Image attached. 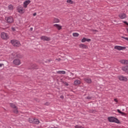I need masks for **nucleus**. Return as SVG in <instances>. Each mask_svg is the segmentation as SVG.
I'll use <instances>...</instances> for the list:
<instances>
[{"label": "nucleus", "instance_id": "nucleus-2", "mask_svg": "<svg viewBox=\"0 0 128 128\" xmlns=\"http://www.w3.org/2000/svg\"><path fill=\"white\" fill-rule=\"evenodd\" d=\"M10 108H13V112L14 114H18V106H16L14 104V103H10Z\"/></svg>", "mask_w": 128, "mask_h": 128}, {"label": "nucleus", "instance_id": "nucleus-24", "mask_svg": "<svg viewBox=\"0 0 128 128\" xmlns=\"http://www.w3.org/2000/svg\"><path fill=\"white\" fill-rule=\"evenodd\" d=\"M57 74H66V72L62 70V71H58L57 72Z\"/></svg>", "mask_w": 128, "mask_h": 128}, {"label": "nucleus", "instance_id": "nucleus-26", "mask_svg": "<svg viewBox=\"0 0 128 128\" xmlns=\"http://www.w3.org/2000/svg\"><path fill=\"white\" fill-rule=\"evenodd\" d=\"M66 2H68V4H74V2L72 0H67Z\"/></svg>", "mask_w": 128, "mask_h": 128}, {"label": "nucleus", "instance_id": "nucleus-15", "mask_svg": "<svg viewBox=\"0 0 128 128\" xmlns=\"http://www.w3.org/2000/svg\"><path fill=\"white\" fill-rule=\"evenodd\" d=\"M119 18H121L122 20L124 19V18H126V14L124 13H122L118 15Z\"/></svg>", "mask_w": 128, "mask_h": 128}, {"label": "nucleus", "instance_id": "nucleus-37", "mask_svg": "<svg viewBox=\"0 0 128 128\" xmlns=\"http://www.w3.org/2000/svg\"><path fill=\"white\" fill-rule=\"evenodd\" d=\"M60 60H61L60 58H59L58 59H56V60H58V62H60Z\"/></svg>", "mask_w": 128, "mask_h": 128}, {"label": "nucleus", "instance_id": "nucleus-32", "mask_svg": "<svg viewBox=\"0 0 128 128\" xmlns=\"http://www.w3.org/2000/svg\"><path fill=\"white\" fill-rule=\"evenodd\" d=\"M45 106H50V102H46L44 104Z\"/></svg>", "mask_w": 128, "mask_h": 128}, {"label": "nucleus", "instance_id": "nucleus-21", "mask_svg": "<svg viewBox=\"0 0 128 128\" xmlns=\"http://www.w3.org/2000/svg\"><path fill=\"white\" fill-rule=\"evenodd\" d=\"M78 84H80V80H76L74 82V85L78 86Z\"/></svg>", "mask_w": 128, "mask_h": 128}, {"label": "nucleus", "instance_id": "nucleus-1", "mask_svg": "<svg viewBox=\"0 0 128 128\" xmlns=\"http://www.w3.org/2000/svg\"><path fill=\"white\" fill-rule=\"evenodd\" d=\"M108 120L110 122H116V124H120V120L114 116L108 117Z\"/></svg>", "mask_w": 128, "mask_h": 128}, {"label": "nucleus", "instance_id": "nucleus-9", "mask_svg": "<svg viewBox=\"0 0 128 128\" xmlns=\"http://www.w3.org/2000/svg\"><path fill=\"white\" fill-rule=\"evenodd\" d=\"M12 54L15 56V58H22V55L18 53L14 52Z\"/></svg>", "mask_w": 128, "mask_h": 128}, {"label": "nucleus", "instance_id": "nucleus-14", "mask_svg": "<svg viewBox=\"0 0 128 128\" xmlns=\"http://www.w3.org/2000/svg\"><path fill=\"white\" fill-rule=\"evenodd\" d=\"M118 80H122V82H126L128 80V78L124 76H119Z\"/></svg>", "mask_w": 128, "mask_h": 128}, {"label": "nucleus", "instance_id": "nucleus-20", "mask_svg": "<svg viewBox=\"0 0 128 128\" xmlns=\"http://www.w3.org/2000/svg\"><path fill=\"white\" fill-rule=\"evenodd\" d=\"M120 64H128V60H120Z\"/></svg>", "mask_w": 128, "mask_h": 128}, {"label": "nucleus", "instance_id": "nucleus-40", "mask_svg": "<svg viewBox=\"0 0 128 128\" xmlns=\"http://www.w3.org/2000/svg\"><path fill=\"white\" fill-rule=\"evenodd\" d=\"M2 66H4V64H0V68H2Z\"/></svg>", "mask_w": 128, "mask_h": 128}, {"label": "nucleus", "instance_id": "nucleus-27", "mask_svg": "<svg viewBox=\"0 0 128 128\" xmlns=\"http://www.w3.org/2000/svg\"><path fill=\"white\" fill-rule=\"evenodd\" d=\"M73 36H80V34H78V33H73L72 34Z\"/></svg>", "mask_w": 128, "mask_h": 128}, {"label": "nucleus", "instance_id": "nucleus-3", "mask_svg": "<svg viewBox=\"0 0 128 128\" xmlns=\"http://www.w3.org/2000/svg\"><path fill=\"white\" fill-rule=\"evenodd\" d=\"M28 122L30 124H40V120H38L33 118H29Z\"/></svg>", "mask_w": 128, "mask_h": 128}, {"label": "nucleus", "instance_id": "nucleus-6", "mask_svg": "<svg viewBox=\"0 0 128 128\" xmlns=\"http://www.w3.org/2000/svg\"><path fill=\"white\" fill-rule=\"evenodd\" d=\"M18 12H19L20 14H24V8L22 7V6H18Z\"/></svg>", "mask_w": 128, "mask_h": 128}, {"label": "nucleus", "instance_id": "nucleus-28", "mask_svg": "<svg viewBox=\"0 0 128 128\" xmlns=\"http://www.w3.org/2000/svg\"><path fill=\"white\" fill-rule=\"evenodd\" d=\"M62 83L64 84H65V86H68V84L66 82H63Z\"/></svg>", "mask_w": 128, "mask_h": 128}, {"label": "nucleus", "instance_id": "nucleus-34", "mask_svg": "<svg viewBox=\"0 0 128 128\" xmlns=\"http://www.w3.org/2000/svg\"><path fill=\"white\" fill-rule=\"evenodd\" d=\"M124 24H126V26H128V23L126 22V21L123 22Z\"/></svg>", "mask_w": 128, "mask_h": 128}, {"label": "nucleus", "instance_id": "nucleus-29", "mask_svg": "<svg viewBox=\"0 0 128 128\" xmlns=\"http://www.w3.org/2000/svg\"><path fill=\"white\" fill-rule=\"evenodd\" d=\"M122 38H124V40H128V38L124 37L123 36H121Z\"/></svg>", "mask_w": 128, "mask_h": 128}, {"label": "nucleus", "instance_id": "nucleus-33", "mask_svg": "<svg viewBox=\"0 0 128 128\" xmlns=\"http://www.w3.org/2000/svg\"><path fill=\"white\" fill-rule=\"evenodd\" d=\"M12 30L13 32H16V28L14 27H12Z\"/></svg>", "mask_w": 128, "mask_h": 128}, {"label": "nucleus", "instance_id": "nucleus-41", "mask_svg": "<svg viewBox=\"0 0 128 128\" xmlns=\"http://www.w3.org/2000/svg\"><path fill=\"white\" fill-rule=\"evenodd\" d=\"M52 59H49L48 60V62H52Z\"/></svg>", "mask_w": 128, "mask_h": 128}, {"label": "nucleus", "instance_id": "nucleus-11", "mask_svg": "<svg viewBox=\"0 0 128 128\" xmlns=\"http://www.w3.org/2000/svg\"><path fill=\"white\" fill-rule=\"evenodd\" d=\"M40 40H46V42H50V38L46 36H42L40 37Z\"/></svg>", "mask_w": 128, "mask_h": 128}, {"label": "nucleus", "instance_id": "nucleus-38", "mask_svg": "<svg viewBox=\"0 0 128 128\" xmlns=\"http://www.w3.org/2000/svg\"><path fill=\"white\" fill-rule=\"evenodd\" d=\"M60 98H62V100H64V96H60Z\"/></svg>", "mask_w": 128, "mask_h": 128}, {"label": "nucleus", "instance_id": "nucleus-8", "mask_svg": "<svg viewBox=\"0 0 128 128\" xmlns=\"http://www.w3.org/2000/svg\"><path fill=\"white\" fill-rule=\"evenodd\" d=\"M6 20L8 24H12L14 22V18L12 16H9Z\"/></svg>", "mask_w": 128, "mask_h": 128}, {"label": "nucleus", "instance_id": "nucleus-18", "mask_svg": "<svg viewBox=\"0 0 128 128\" xmlns=\"http://www.w3.org/2000/svg\"><path fill=\"white\" fill-rule=\"evenodd\" d=\"M84 80L87 82V84H92V79H90V78H84Z\"/></svg>", "mask_w": 128, "mask_h": 128}, {"label": "nucleus", "instance_id": "nucleus-39", "mask_svg": "<svg viewBox=\"0 0 128 128\" xmlns=\"http://www.w3.org/2000/svg\"><path fill=\"white\" fill-rule=\"evenodd\" d=\"M36 16V13H34V14H33V16Z\"/></svg>", "mask_w": 128, "mask_h": 128}, {"label": "nucleus", "instance_id": "nucleus-36", "mask_svg": "<svg viewBox=\"0 0 128 128\" xmlns=\"http://www.w3.org/2000/svg\"><path fill=\"white\" fill-rule=\"evenodd\" d=\"M92 32H98V30H92Z\"/></svg>", "mask_w": 128, "mask_h": 128}, {"label": "nucleus", "instance_id": "nucleus-42", "mask_svg": "<svg viewBox=\"0 0 128 128\" xmlns=\"http://www.w3.org/2000/svg\"><path fill=\"white\" fill-rule=\"evenodd\" d=\"M32 30H33L32 28H30V30H31V31H32Z\"/></svg>", "mask_w": 128, "mask_h": 128}, {"label": "nucleus", "instance_id": "nucleus-30", "mask_svg": "<svg viewBox=\"0 0 128 128\" xmlns=\"http://www.w3.org/2000/svg\"><path fill=\"white\" fill-rule=\"evenodd\" d=\"M96 112L95 110H90V112H92V113H94V112Z\"/></svg>", "mask_w": 128, "mask_h": 128}, {"label": "nucleus", "instance_id": "nucleus-31", "mask_svg": "<svg viewBox=\"0 0 128 128\" xmlns=\"http://www.w3.org/2000/svg\"><path fill=\"white\" fill-rule=\"evenodd\" d=\"M87 100H92V97H91L90 96H88L86 97Z\"/></svg>", "mask_w": 128, "mask_h": 128}, {"label": "nucleus", "instance_id": "nucleus-4", "mask_svg": "<svg viewBox=\"0 0 128 128\" xmlns=\"http://www.w3.org/2000/svg\"><path fill=\"white\" fill-rule=\"evenodd\" d=\"M0 38L2 40H6L10 38V37L8 36V34L7 33H6L4 32H2L0 34Z\"/></svg>", "mask_w": 128, "mask_h": 128}, {"label": "nucleus", "instance_id": "nucleus-25", "mask_svg": "<svg viewBox=\"0 0 128 128\" xmlns=\"http://www.w3.org/2000/svg\"><path fill=\"white\" fill-rule=\"evenodd\" d=\"M8 8L10 10H14V6L12 5H9Z\"/></svg>", "mask_w": 128, "mask_h": 128}, {"label": "nucleus", "instance_id": "nucleus-22", "mask_svg": "<svg viewBox=\"0 0 128 128\" xmlns=\"http://www.w3.org/2000/svg\"><path fill=\"white\" fill-rule=\"evenodd\" d=\"M53 22H54V24L56 22V23L60 22V20L58 18H54L53 20Z\"/></svg>", "mask_w": 128, "mask_h": 128}, {"label": "nucleus", "instance_id": "nucleus-7", "mask_svg": "<svg viewBox=\"0 0 128 128\" xmlns=\"http://www.w3.org/2000/svg\"><path fill=\"white\" fill-rule=\"evenodd\" d=\"M114 48L115 50H126V48L124 46H116L114 47Z\"/></svg>", "mask_w": 128, "mask_h": 128}, {"label": "nucleus", "instance_id": "nucleus-23", "mask_svg": "<svg viewBox=\"0 0 128 128\" xmlns=\"http://www.w3.org/2000/svg\"><path fill=\"white\" fill-rule=\"evenodd\" d=\"M117 112H118L119 114H122V116H126V113L122 112V111H120V110H117Z\"/></svg>", "mask_w": 128, "mask_h": 128}, {"label": "nucleus", "instance_id": "nucleus-13", "mask_svg": "<svg viewBox=\"0 0 128 128\" xmlns=\"http://www.w3.org/2000/svg\"><path fill=\"white\" fill-rule=\"evenodd\" d=\"M30 4V0H28L25 1L24 3V8H28V6Z\"/></svg>", "mask_w": 128, "mask_h": 128}, {"label": "nucleus", "instance_id": "nucleus-12", "mask_svg": "<svg viewBox=\"0 0 128 128\" xmlns=\"http://www.w3.org/2000/svg\"><path fill=\"white\" fill-rule=\"evenodd\" d=\"M13 63L16 66H20V60L19 59H15L13 61Z\"/></svg>", "mask_w": 128, "mask_h": 128}, {"label": "nucleus", "instance_id": "nucleus-10", "mask_svg": "<svg viewBox=\"0 0 128 128\" xmlns=\"http://www.w3.org/2000/svg\"><path fill=\"white\" fill-rule=\"evenodd\" d=\"M28 68L29 70H32V68H34V70H38V66L36 64H32Z\"/></svg>", "mask_w": 128, "mask_h": 128}, {"label": "nucleus", "instance_id": "nucleus-35", "mask_svg": "<svg viewBox=\"0 0 128 128\" xmlns=\"http://www.w3.org/2000/svg\"><path fill=\"white\" fill-rule=\"evenodd\" d=\"M114 100L116 102H118V100L117 98H114Z\"/></svg>", "mask_w": 128, "mask_h": 128}, {"label": "nucleus", "instance_id": "nucleus-17", "mask_svg": "<svg viewBox=\"0 0 128 128\" xmlns=\"http://www.w3.org/2000/svg\"><path fill=\"white\" fill-rule=\"evenodd\" d=\"M79 48H88V46L84 44H80L79 45Z\"/></svg>", "mask_w": 128, "mask_h": 128}, {"label": "nucleus", "instance_id": "nucleus-19", "mask_svg": "<svg viewBox=\"0 0 128 128\" xmlns=\"http://www.w3.org/2000/svg\"><path fill=\"white\" fill-rule=\"evenodd\" d=\"M90 40H92L90 39H88L86 38H84L82 40V42H90Z\"/></svg>", "mask_w": 128, "mask_h": 128}, {"label": "nucleus", "instance_id": "nucleus-5", "mask_svg": "<svg viewBox=\"0 0 128 128\" xmlns=\"http://www.w3.org/2000/svg\"><path fill=\"white\" fill-rule=\"evenodd\" d=\"M11 44H12V46H17V48H18V46H20V41L17 40H12Z\"/></svg>", "mask_w": 128, "mask_h": 128}, {"label": "nucleus", "instance_id": "nucleus-16", "mask_svg": "<svg viewBox=\"0 0 128 128\" xmlns=\"http://www.w3.org/2000/svg\"><path fill=\"white\" fill-rule=\"evenodd\" d=\"M54 26L58 30H60L62 28V26L58 24H54Z\"/></svg>", "mask_w": 128, "mask_h": 128}, {"label": "nucleus", "instance_id": "nucleus-43", "mask_svg": "<svg viewBox=\"0 0 128 128\" xmlns=\"http://www.w3.org/2000/svg\"><path fill=\"white\" fill-rule=\"evenodd\" d=\"M126 32L128 33V28L126 29Z\"/></svg>", "mask_w": 128, "mask_h": 128}]
</instances>
